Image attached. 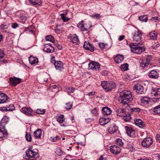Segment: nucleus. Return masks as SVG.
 I'll return each instance as SVG.
<instances>
[{
  "label": "nucleus",
  "mask_w": 160,
  "mask_h": 160,
  "mask_svg": "<svg viewBox=\"0 0 160 160\" xmlns=\"http://www.w3.org/2000/svg\"><path fill=\"white\" fill-rule=\"evenodd\" d=\"M125 38V36L124 35H121L120 36L118 39L119 41H122V40H123Z\"/></svg>",
  "instance_id": "0e129e2a"
},
{
  "label": "nucleus",
  "mask_w": 160,
  "mask_h": 160,
  "mask_svg": "<svg viewBox=\"0 0 160 160\" xmlns=\"http://www.w3.org/2000/svg\"><path fill=\"white\" fill-rule=\"evenodd\" d=\"M153 49H158L160 48V45L158 43H156L152 46Z\"/></svg>",
  "instance_id": "09e8293b"
},
{
  "label": "nucleus",
  "mask_w": 160,
  "mask_h": 160,
  "mask_svg": "<svg viewBox=\"0 0 160 160\" xmlns=\"http://www.w3.org/2000/svg\"><path fill=\"white\" fill-rule=\"evenodd\" d=\"M116 143L117 145H119L120 146L123 147V148H131L132 146L130 144L126 146V144L124 143L121 139L118 138L116 140Z\"/></svg>",
  "instance_id": "4468645a"
},
{
  "label": "nucleus",
  "mask_w": 160,
  "mask_h": 160,
  "mask_svg": "<svg viewBox=\"0 0 160 160\" xmlns=\"http://www.w3.org/2000/svg\"><path fill=\"white\" fill-rule=\"evenodd\" d=\"M124 59V57L122 55H118L114 58L115 62L119 63L121 62Z\"/></svg>",
  "instance_id": "a878e982"
},
{
  "label": "nucleus",
  "mask_w": 160,
  "mask_h": 160,
  "mask_svg": "<svg viewBox=\"0 0 160 160\" xmlns=\"http://www.w3.org/2000/svg\"><path fill=\"white\" fill-rule=\"evenodd\" d=\"M128 64L125 63L121 65V69L122 71H125L128 70Z\"/></svg>",
  "instance_id": "58836bf2"
},
{
  "label": "nucleus",
  "mask_w": 160,
  "mask_h": 160,
  "mask_svg": "<svg viewBox=\"0 0 160 160\" xmlns=\"http://www.w3.org/2000/svg\"><path fill=\"white\" fill-rule=\"evenodd\" d=\"M139 20H148V18L147 15H143L138 17Z\"/></svg>",
  "instance_id": "603ef678"
},
{
  "label": "nucleus",
  "mask_w": 160,
  "mask_h": 160,
  "mask_svg": "<svg viewBox=\"0 0 160 160\" xmlns=\"http://www.w3.org/2000/svg\"><path fill=\"white\" fill-rule=\"evenodd\" d=\"M28 1L31 4L37 6H41L42 3V0H28Z\"/></svg>",
  "instance_id": "393cba45"
},
{
  "label": "nucleus",
  "mask_w": 160,
  "mask_h": 160,
  "mask_svg": "<svg viewBox=\"0 0 160 160\" xmlns=\"http://www.w3.org/2000/svg\"><path fill=\"white\" fill-rule=\"evenodd\" d=\"M91 16L92 17L94 18V19H100V15L99 14H96L94 15H92Z\"/></svg>",
  "instance_id": "5fc2aeb1"
},
{
  "label": "nucleus",
  "mask_w": 160,
  "mask_h": 160,
  "mask_svg": "<svg viewBox=\"0 0 160 160\" xmlns=\"http://www.w3.org/2000/svg\"><path fill=\"white\" fill-rule=\"evenodd\" d=\"M54 65L57 70L62 71L63 69V63L60 61H58L54 62Z\"/></svg>",
  "instance_id": "6ab92c4d"
},
{
  "label": "nucleus",
  "mask_w": 160,
  "mask_h": 160,
  "mask_svg": "<svg viewBox=\"0 0 160 160\" xmlns=\"http://www.w3.org/2000/svg\"><path fill=\"white\" fill-rule=\"evenodd\" d=\"M157 138L158 139V141L160 142V135H157Z\"/></svg>",
  "instance_id": "774afa93"
},
{
  "label": "nucleus",
  "mask_w": 160,
  "mask_h": 160,
  "mask_svg": "<svg viewBox=\"0 0 160 160\" xmlns=\"http://www.w3.org/2000/svg\"><path fill=\"white\" fill-rule=\"evenodd\" d=\"M20 20H26L27 18L26 17L23 15H22L20 17Z\"/></svg>",
  "instance_id": "052dcab7"
},
{
  "label": "nucleus",
  "mask_w": 160,
  "mask_h": 160,
  "mask_svg": "<svg viewBox=\"0 0 160 160\" xmlns=\"http://www.w3.org/2000/svg\"><path fill=\"white\" fill-rule=\"evenodd\" d=\"M133 99L131 92L129 91L123 90L120 92L118 101L123 105H128Z\"/></svg>",
  "instance_id": "f257e3e1"
},
{
  "label": "nucleus",
  "mask_w": 160,
  "mask_h": 160,
  "mask_svg": "<svg viewBox=\"0 0 160 160\" xmlns=\"http://www.w3.org/2000/svg\"><path fill=\"white\" fill-rule=\"evenodd\" d=\"M19 27V24L16 22L12 23L11 24V27L13 29H15Z\"/></svg>",
  "instance_id": "de8ad7c7"
},
{
  "label": "nucleus",
  "mask_w": 160,
  "mask_h": 160,
  "mask_svg": "<svg viewBox=\"0 0 160 160\" xmlns=\"http://www.w3.org/2000/svg\"><path fill=\"white\" fill-rule=\"evenodd\" d=\"M56 153L58 156H60L62 154V152L60 148H58L57 149Z\"/></svg>",
  "instance_id": "3c124183"
},
{
  "label": "nucleus",
  "mask_w": 160,
  "mask_h": 160,
  "mask_svg": "<svg viewBox=\"0 0 160 160\" xmlns=\"http://www.w3.org/2000/svg\"><path fill=\"white\" fill-rule=\"evenodd\" d=\"M125 128L126 129V133L128 136L132 137L134 136L135 131L131 128L126 126L125 127Z\"/></svg>",
  "instance_id": "2eb2a0df"
},
{
  "label": "nucleus",
  "mask_w": 160,
  "mask_h": 160,
  "mask_svg": "<svg viewBox=\"0 0 160 160\" xmlns=\"http://www.w3.org/2000/svg\"><path fill=\"white\" fill-rule=\"evenodd\" d=\"M42 134V131L41 129H38L33 133V135L36 138L40 139L41 138Z\"/></svg>",
  "instance_id": "bb28decb"
},
{
  "label": "nucleus",
  "mask_w": 160,
  "mask_h": 160,
  "mask_svg": "<svg viewBox=\"0 0 160 160\" xmlns=\"http://www.w3.org/2000/svg\"><path fill=\"white\" fill-rule=\"evenodd\" d=\"M72 107V104L71 102L66 103V106L64 108L67 110L70 109Z\"/></svg>",
  "instance_id": "a18cd8bd"
},
{
  "label": "nucleus",
  "mask_w": 160,
  "mask_h": 160,
  "mask_svg": "<svg viewBox=\"0 0 160 160\" xmlns=\"http://www.w3.org/2000/svg\"><path fill=\"white\" fill-rule=\"evenodd\" d=\"M149 35L151 39H156L157 37V34L155 31L150 32L149 34Z\"/></svg>",
  "instance_id": "473e14b6"
},
{
  "label": "nucleus",
  "mask_w": 160,
  "mask_h": 160,
  "mask_svg": "<svg viewBox=\"0 0 160 160\" xmlns=\"http://www.w3.org/2000/svg\"><path fill=\"white\" fill-rule=\"evenodd\" d=\"M118 129V127L114 125H112L108 128V132L111 134H113L116 132Z\"/></svg>",
  "instance_id": "a211bd4d"
},
{
  "label": "nucleus",
  "mask_w": 160,
  "mask_h": 160,
  "mask_svg": "<svg viewBox=\"0 0 160 160\" xmlns=\"http://www.w3.org/2000/svg\"><path fill=\"white\" fill-rule=\"evenodd\" d=\"M88 68L90 69L98 70L100 68V65L99 63L92 61L89 64Z\"/></svg>",
  "instance_id": "1a4fd4ad"
},
{
  "label": "nucleus",
  "mask_w": 160,
  "mask_h": 160,
  "mask_svg": "<svg viewBox=\"0 0 160 160\" xmlns=\"http://www.w3.org/2000/svg\"><path fill=\"white\" fill-rule=\"evenodd\" d=\"M132 111L139 112L140 110V109L139 108H134L131 109Z\"/></svg>",
  "instance_id": "6e6d98bb"
},
{
  "label": "nucleus",
  "mask_w": 160,
  "mask_h": 160,
  "mask_svg": "<svg viewBox=\"0 0 160 160\" xmlns=\"http://www.w3.org/2000/svg\"><path fill=\"white\" fill-rule=\"evenodd\" d=\"M27 156L29 158H33L36 156L38 153L33 151L32 150H27L26 152Z\"/></svg>",
  "instance_id": "412c9836"
},
{
  "label": "nucleus",
  "mask_w": 160,
  "mask_h": 160,
  "mask_svg": "<svg viewBox=\"0 0 160 160\" xmlns=\"http://www.w3.org/2000/svg\"><path fill=\"white\" fill-rule=\"evenodd\" d=\"M8 97L7 95L0 92V103L5 102L7 100Z\"/></svg>",
  "instance_id": "b1692460"
},
{
  "label": "nucleus",
  "mask_w": 160,
  "mask_h": 160,
  "mask_svg": "<svg viewBox=\"0 0 160 160\" xmlns=\"http://www.w3.org/2000/svg\"><path fill=\"white\" fill-rule=\"evenodd\" d=\"M116 113L117 115L120 117L123 116L125 114V113L124 112V110H122L121 109H117Z\"/></svg>",
  "instance_id": "2f4dec72"
},
{
  "label": "nucleus",
  "mask_w": 160,
  "mask_h": 160,
  "mask_svg": "<svg viewBox=\"0 0 160 160\" xmlns=\"http://www.w3.org/2000/svg\"><path fill=\"white\" fill-rule=\"evenodd\" d=\"M54 142H56L57 140L59 139V137L58 136H57L55 137H54Z\"/></svg>",
  "instance_id": "338daca9"
},
{
  "label": "nucleus",
  "mask_w": 160,
  "mask_h": 160,
  "mask_svg": "<svg viewBox=\"0 0 160 160\" xmlns=\"http://www.w3.org/2000/svg\"><path fill=\"white\" fill-rule=\"evenodd\" d=\"M46 112V109H44L42 110H40L39 109H37L36 112L38 114H44Z\"/></svg>",
  "instance_id": "c03bdc74"
},
{
  "label": "nucleus",
  "mask_w": 160,
  "mask_h": 160,
  "mask_svg": "<svg viewBox=\"0 0 160 160\" xmlns=\"http://www.w3.org/2000/svg\"><path fill=\"white\" fill-rule=\"evenodd\" d=\"M57 61H56L55 60V58L53 56H52L51 58V62L52 63L54 64V62H56Z\"/></svg>",
  "instance_id": "680f3d73"
},
{
  "label": "nucleus",
  "mask_w": 160,
  "mask_h": 160,
  "mask_svg": "<svg viewBox=\"0 0 160 160\" xmlns=\"http://www.w3.org/2000/svg\"><path fill=\"white\" fill-rule=\"evenodd\" d=\"M129 46L131 51L134 53L139 54L144 51L142 46L137 43H131Z\"/></svg>",
  "instance_id": "f03ea898"
},
{
  "label": "nucleus",
  "mask_w": 160,
  "mask_h": 160,
  "mask_svg": "<svg viewBox=\"0 0 160 160\" xmlns=\"http://www.w3.org/2000/svg\"><path fill=\"white\" fill-rule=\"evenodd\" d=\"M21 111L25 115L29 116L34 115L33 110L29 107H25L22 108Z\"/></svg>",
  "instance_id": "423d86ee"
},
{
  "label": "nucleus",
  "mask_w": 160,
  "mask_h": 160,
  "mask_svg": "<svg viewBox=\"0 0 160 160\" xmlns=\"http://www.w3.org/2000/svg\"><path fill=\"white\" fill-rule=\"evenodd\" d=\"M7 135V132L6 131H3L1 128H0V138L5 137Z\"/></svg>",
  "instance_id": "4c0bfd02"
},
{
  "label": "nucleus",
  "mask_w": 160,
  "mask_h": 160,
  "mask_svg": "<svg viewBox=\"0 0 160 160\" xmlns=\"http://www.w3.org/2000/svg\"><path fill=\"white\" fill-rule=\"evenodd\" d=\"M148 98L144 97L143 98L141 99V101L144 104H147L148 103Z\"/></svg>",
  "instance_id": "49530a36"
},
{
  "label": "nucleus",
  "mask_w": 160,
  "mask_h": 160,
  "mask_svg": "<svg viewBox=\"0 0 160 160\" xmlns=\"http://www.w3.org/2000/svg\"><path fill=\"white\" fill-rule=\"evenodd\" d=\"M10 82L13 86H15L21 82V79L17 78H10Z\"/></svg>",
  "instance_id": "ddd939ff"
},
{
  "label": "nucleus",
  "mask_w": 160,
  "mask_h": 160,
  "mask_svg": "<svg viewBox=\"0 0 160 160\" xmlns=\"http://www.w3.org/2000/svg\"><path fill=\"white\" fill-rule=\"evenodd\" d=\"M99 47L102 49H106L108 48V45L107 43H100L99 44Z\"/></svg>",
  "instance_id": "ea45409f"
},
{
  "label": "nucleus",
  "mask_w": 160,
  "mask_h": 160,
  "mask_svg": "<svg viewBox=\"0 0 160 160\" xmlns=\"http://www.w3.org/2000/svg\"><path fill=\"white\" fill-rule=\"evenodd\" d=\"M57 121L60 123L61 124V126H64L62 124H61L64 121L65 119L64 118V116L63 115H60L58 117H57Z\"/></svg>",
  "instance_id": "c756f323"
},
{
  "label": "nucleus",
  "mask_w": 160,
  "mask_h": 160,
  "mask_svg": "<svg viewBox=\"0 0 160 160\" xmlns=\"http://www.w3.org/2000/svg\"><path fill=\"white\" fill-rule=\"evenodd\" d=\"M74 90V88H73L72 87H70L67 90V92L68 93H72L73 92Z\"/></svg>",
  "instance_id": "4d7b16f0"
},
{
  "label": "nucleus",
  "mask_w": 160,
  "mask_h": 160,
  "mask_svg": "<svg viewBox=\"0 0 160 160\" xmlns=\"http://www.w3.org/2000/svg\"><path fill=\"white\" fill-rule=\"evenodd\" d=\"M153 142V140L152 138L147 137L142 141V144L143 147L148 148L152 144Z\"/></svg>",
  "instance_id": "0eeeda50"
},
{
  "label": "nucleus",
  "mask_w": 160,
  "mask_h": 160,
  "mask_svg": "<svg viewBox=\"0 0 160 160\" xmlns=\"http://www.w3.org/2000/svg\"><path fill=\"white\" fill-rule=\"evenodd\" d=\"M46 41H49L52 42H55V40L53 38L51 35H48L46 36Z\"/></svg>",
  "instance_id": "79ce46f5"
},
{
  "label": "nucleus",
  "mask_w": 160,
  "mask_h": 160,
  "mask_svg": "<svg viewBox=\"0 0 160 160\" xmlns=\"http://www.w3.org/2000/svg\"><path fill=\"white\" fill-rule=\"evenodd\" d=\"M150 95L154 98V101H157L160 99V88H153L152 89L149 94Z\"/></svg>",
  "instance_id": "7ed1b4c3"
},
{
  "label": "nucleus",
  "mask_w": 160,
  "mask_h": 160,
  "mask_svg": "<svg viewBox=\"0 0 160 160\" xmlns=\"http://www.w3.org/2000/svg\"><path fill=\"white\" fill-rule=\"evenodd\" d=\"M68 12L67 11H61L60 12V16L62 20H69L70 18H69L67 16Z\"/></svg>",
  "instance_id": "4be33fe9"
},
{
  "label": "nucleus",
  "mask_w": 160,
  "mask_h": 160,
  "mask_svg": "<svg viewBox=\"0 0 160 160\" xmlns=\"http://www.w3.org/2000/svg\"><path fill=\"white\" fill-rule=\"evenodd\" d=\"M99 160H107V159L105 157V156H102L100 157Z\"/></svg>",
  "instance_id": "e2e57ef3"
},
{
  "label": "nucleus",
  "mask_w": 160,
  "mask_h": 160,
  "mask_svg": "<svg viewBox=\"0 0 160 160\" xmlns=\"http://www.w3.org/2000/svg\"><path fill=\"white\" fill-rule=\"evenodd\" d=\"M9 120V118L6 116H4L2 119L1 123H4V124H6L7 123Z\"/></svg>",
  "instance_id": "c9c22d12"
},
{
  "label": "nucleus",
  "mask_w": 160,
  "mask_h": 160,
  "mask_svg": "<svg viewBox=\"0 0 160 160\" xmlns=\"http://www.w3.org/2000/svg\"><path fill=\"white\" fill-rule=\"evenodd\" d=\"M68 38L71 39V41L72 43L76 45L78 44L79 43V40L78 37L76 34H73L72 35H69L68 36Z\"/></svg>",
  "instance_id": "9b49d317"
},
{
  "label": "nucleus",
  "mask_w": 160,
  "mask_h": 160,
  "mask_svg": "<svg viewBox=\"0 0 160 160\" xmlns=\"http://www.w3.org/2000/svg\"><path fill=\"white\" fill-rule=\"evenodd\" d=\"M56 46H57V48L59 49V50H61L62 48V46L61 45L59 44H57V45H56Z\"/></svg>",
  "instance_id": "69168bd1"
},
{
  "label": "nucleus",
  "mask_w": 160,
  "mask_h": 160,
  "mask_svg": "<svg viewBox=\"0 0 160 160\" xmlns=\"http://www.w3.org/2000/svg\"><path fill=\"white\" fill-rule=\"evenodd\" d=\"M134 121L135 124L140 128H142L145 125V122L141 119L136 118Z\"/></svg>",
  "instance_id": "f3484780"
},
{
  "label": "nucleus",
  "mask_w": 160,
  "mask_h": 160,
  "mask_svg": "<svg viewBox=\"0 0 160 160\" xmlns=\"http://www.w3.org/2000/svg\"><path fill=\"white\" fill-rule=\"evenodd\" d=\"M101 86L107 91H110L114 88L116 85L115 83L111 81H102Z\"/></svg>",
  "instance_id": "20e7f679"
},
{
  "label": "nucleus",
  "mask_w": 160,
  "mask_h": 160,
  "mask_svg": "<svg viewBox=\"0 0 160 160\" xmlns=\"http://www.w3.org/2000/svg\"><path fill=\"white\" fill-rule=\"evenodd\" d=\"M152 111L155 113L160 114V105L154 107Z\"/></svg>",
  "instance_id": "72a5a7b5"
},
{
  "label": "nucleus",
  "mask_w": 160,
  "mask_h": 160,
  "mask_svg": "<svg viewBox=\"0 0 160 160\" xmlns=\"http://www.w3.org/2000/svg\"><path fill=\"white\" fill-rule=\"evenodd\" d=\"M92 113L94 115H96L97 113V108H94V109L91 111Z\"/></svg>",
  "instance_id": "bf43d9fd"
},
{
  "label": "nucleus",
  "mask_w": 160,
  "mask_h": 160,
  "mask_svg": "<svg viewBox=\"0 0 160 160\" xmlns=\"http://www.w3.org/2000/svg\"><path fill=\"white\" fill-rule=\"evenodd\" d=\"M30 63L31 64H34L38 62V59L37 58L30 56L29 58Z\"/></svg>",
  "instance_id": "c85d7f7f"
},
{
  "label": "nucleus",
  "mask_w": 160,
  "mask_h": 160,
  "mask_svg": "<svg viewBox=\"0 0 160 160\" xmlns=\"http://www.w3.org/2000/svg\"><path fill=\"white\" fill-rule=\"evenodd\" d=\"M110 121V119L109 118H100L99 120V123L101 125L107 124Z\"/></svg>",
  "instance_id": "cd10ccee"
},
{
  "label": "nucleus",
  "mask_w": 160,
  "mask_h": 160,
  "mask_svg": "<svg viewBox=\"0 0 160 160\" xmlns=\"http://www.w3.org/2000/svg\"><path fill=\"white\" fill-rule=\"evenodd\" d=\"M43 50L45 52L52 53L54 51V48L51 46V44H46L44 45Z\"/></svg>",
  "instance_id": "9d476101"
},
{
  "label": "nucleus",
  "mask_w": 160,
  "mask_h": 160,
  "mask_svg": "<svg viewBox=\"0 0 160 160\" xmlns=\"http://www.w3.org/2000/svg\"><path fill=\"white\" fill-rule=\"evenodd\" d=\"M148 76L151 78L156 79L158 77L159 75L156 71L152 70L149 73Z\"/></svg>",
  "instance_id": "aec40b11"
},
{
  "label": "nucleus",
  "mask_w": 160,
  "mask_h": 160,
  "mask_svg": "<svg viewBox=\"0 0 160 160\" xmlns=\"http://www.w3.org/2000/svg\"><path fill=\"white\" fill-rule=\"evenodd\" d=\"M133 89L138 93L143 94L144 93L143 87L140 84H135L133 87Z\"/></svg>",
  "instance_id": "6e6552de"
},
{
  "label": "nucleus",
  "mask_w": 160,
  "mask_h": 160,
  "mask_svg": "<svg viewBox=\"0 0 160 160\" xmlns=\"http://www.w3.org/2000/svg\"><path fill=\"white\" fill-rule=\"evenodd\" d=\"M4 56V54L3 51L0 49V59L3 58Z\"/></svg>",
  "instance_id": "13d9d810"
},
{
  "label": "nucleus",
  "mask_w": 160,
  "mask_h": 160,
  "mask_svg": "<svg viewBox=\"0 0 160 160\" xmlns=\"http://www.w3.org/2000/svg\"><path fill=\"white\" fill-rule=\"evenodd\" d=\"M25 138L26 140L28 142H31L32 140V138L31 134L28 133L27 132H26L25 135Z\"/></svg>",
  "instance_id": "37998d69"
},
{
  "label": "nucleus",
  "mask_w": 160,
  "mask_h": 160,
  "mask_svg": "<svg viewBox=\"0 0 160 160\" xmlns=\"http://www.w3.org/2000/svg\"><path fill=\"white\" fill-rule=\"evenodd\" d=\"M123 119L126 122H128L130 121L131 119V115L130 114L125 113V114L123 116Z\"/></svg>",
  "instance_id": "f704fd0d"
},
{
  "label": "nucleus",
  "mask_w": 160,
  "mask_h": 160,
  "mask_svg": "<svg viewBox=\"0 0 160 160\" xmlns=\"http://www.w3.org/2000/svg\"><path fill=\"white\" fill-rule=\"evenodd\" d=\"M111 152L115 155L119 154L121 150V149L117 145H112L110 147Z\"/></svg>",
  "instance_id": "f8f14e48"
},
{
  "label": "nucleus",
  "mask_w": 160,
  "mask_h": 160,
  "mask_svg": "<svg viewBox=\"0 0 160 160\" xmlns=\"http://www.w3.org/2000/svg\"><path fill=\"white\" fill-rule=\"evenodd\" d=\"M90 43L88 42H85L84 43L83 45V47L85 49H87L88 48V46H90Z\"/></svg>",
  "instance_id": "864d4df0"
},
{
  "label": "nucleus",
  "mask_w": 160,
  "mask_h": 160,
  "mask_svg": "<svg viewBox=\"0 0 160 160\" xmlns=\"http://www.w3.org/2000/svg\"><path fill=\"white\" fill-rule=\"evenodd\" d=\"M102 112L103 115L108 116L111 113V109L108 107H104L102 109Z\"/></svg>",
  "instance_id": "5701e85b"
},
{
  "label": "nucleus",
  "mask_w": 160,
  "mask_h": 160,
  "mask_svg": "<svg viewBox=\"0 0 160 160\" xmlns=\"http://www.w3.org/2000/svg\"><path fill=\"white\" fill-rule=\"evenodd\" d=\"M82 22V21L80 22L78 24V26L82 30L87 31V29L84 28V26Z\"/></svg>",
  "instance_id": "e433bc0d"
},
{
  "label": "nucleus",
  "mask_w": 160,
  "mask_h": 160,
  "mask_svg": "<svg viewBox=\"0 0 160 160\" xmlns=\"http://www.w3.org/2000/svg\"><path fill=\"white\" fill-rule=\"evenodd\" d=\"M90 46H88V48L87 49H85L86 50H89V51L92 52L94 50V46L90 44Z\"/></svg>",
  "instance_id": "8fccbe9b"
},
{
  "label": "nucleus",
  "mask_w": 160,
  "mask_h": 160,
  "mask_svg": "<svg viewBox=\"0 0 160 160\" xmlns=\"http://www.w3.org/2000/svg\"><path fill=\"white\" fill-rule=\"evenodd\" d=\"M151 59L148 58H146L142 60L140 62V67L144 68L147 66L149 64Z\"/></svg>",
  "instance_id": "dca6fc26"
},
{
  "label": "nucleus",
  "mask_w": 160,
  "mask_h": 160,
  "mask_svg": "<svg viewBox=\"0 0 160 160\" xmlns=\"http://www.w3.org/2000/svg\"><path fill=\"white\" fill-rule=\"evenodd\" d=\"M133 40L139 42H141L142 39V35L141 32L139 30H134L132 32Z\"/></svg>",
  "instance_id": "39448f33"
},
{
  "label": "nucleus",
  "mask_w": 160,
  "mask_h": 160,
  "mask_svg": "<svg viewBox=\"0 0 160 160\" xmlns=\"http://www.w3.org/2000/svg\"><path fill=\"white\" fill-rule=\"evenodd\" d=\"M15 108V107L13 104L8 105L7 106V107L4 108V110L5 111H13Z\"/></svg>",
  "instance_id": "7c9ffc66"
},
{
  "label": "nucleus",
  "mask_w": 160,
  "mask_h": 160,
  "mask_svg": "<svg viewBox=\"0 0 160 160\" xmlns=\"http://www.w3.org/2000/svg\"><path fill=\"white\" fill-rule=\"evenodd\" d=\"M7 28H8V26L6 23H4L0 26V29H2V31L3 32H6V30L5 29Z\"/></svg>",
  "instance_id": "a19ab883"
}]
</instances>
